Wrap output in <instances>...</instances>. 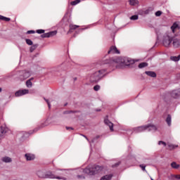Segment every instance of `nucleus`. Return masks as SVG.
<instances>
[{
  "mask_svg": "<svg viewBox=\"0 0 180 180\" xmlns=\"http://www.w3.org/2000/svg\"><path fill=\"white\" fill-rule=\"evenodd\" d=\"M90 147H92V143H90Z\"/></svg>",
  "mask_w": 180,
  "mask_h": 180,
  "instance_id": "nucleus-54",
  "label": "nucleus"
},
{
  "mask_svg": "<svg viewBox=\"0 0 180 180\" xmlns=\"http://www.w3.org/2000/svg\"><path fill=\"white\" fill-rule=\"evenodd\" d=\"M44 100L46 101V102L48 104V106L50 109V108H51V105L50 104V101H49L48 99H46V98H44Z\"/></svg>",
  "mask_w": 180,
  "mask_h": 180,
  "instance_id": "nucleus-45",
  "label": "nucleus"
},
{
  "mask_svg": "<svg viewBox=\"0 0 180 180\" xmlns=\"http://www.w3.org/2000/svg\"><path fill=\"white\" fill-rule=\"evenodd\" d=\"M99 89H101V86H99L98 84L94 86V91H99Z\"/></svg>",
  "mask_w": 180,
  "mask_h": 180,
  "instance_id": "nucleus-38",
  "label": "nucleus"
},
{
  "mask_svg": "<svg viewBox=\"0 0 180 180\" xmlns=\"http://www.w3.org/2000/svg\"><path fill=\"white\" fill-rule=\"evenodd\" d=\"M25 160H27V161H33V160L36 158L34 155L31 153H26L25 155Z\"/></svg>",
  "mask_w": 180,
  "mask_h": 180,
  "instance_id": "nucleus-14",
  "label": "nucleus"
},
{
  "mask_svg": "<svg viewBox=\"0 0 180 180\" xmlns=\"http://www.w3.org/2000/svg\"><path fill=\"white\" fill-rule=\"evenodd\" d=\"M77 178L84 179H85V176H81V175H77Z\"/></svg>",
  "mask_w": 180,
  "mask_h": 180,
  "instance_id": "nucleus-50",
  "label": "nucleus"
},
{
  "mask_svg": "<svg viewBox=\"0 0 180 180\" xmlns=\"http://www.w3.org/2000/svg\"><path fill=\"white\" fill-rule=\"evenodd\" d=\"M139 19V15H134L130 17L131 20H137Z\"/></svg>",
  "mask_w": 180,
  "mask_h": 180,
  "instance_id": "nucleus-36",
  "label": "nucleus"
},
{
  "mask_svg": "<svg viewBox=\"0 0 180 180\" xmlns=\"http://www.w3.org/2000/svg\"><path fill=\"white\" fill-rule=\"evenodd\" d=\"M0 92H2V88L0 87Z\"/></svg>",
  "mask_w": 180,
  "mask_h": 180,
  "instance_id": "nucleus-53",
  "label": "nucleus"
},
{
  "mask_svg": "<svg viewBox=\"0 0 180 180\" xmlns=\"http://www.w3.org/2000/svg\"><path fill=\"white\" fill-rule=\"evenodd\" d=\"M113 177V174H107L101 177V180H110Z\"/></svg>",
  "mask_w": 180,
  "mask_h": 180,
  "instance_id": "nucleus-19",
  "label": "nucleus"
},
{
  "mask_svg": "<svg viewBox=\"0 0 180 180\" xmlns=\"http://www.w3.org/2000/svg\"><path fill=\"white\" fill-rule=\"evenodd\" d=\"M158 146H162V147H167V143H165L162 141H160L158 142Z\"/></svg>",
  "mask_w": 180,
  "mask_h": 180,
  "instance_id": "nucleus-35",
  "label": "nucleus"
},
{
  "mask_svg": "<svg viewBox=\"0 0 180 180\" xmlns=\"http://www.w3.org/2000/svg\"><path fill=\"white\" fill-rule=\"evenodd\" d=\"M119 165H120V162L115 163L112 167V168H115V167H119Z\"/></svg>",
  "mask_w": 180,
  "mask_h": 180,
  "instance_id": "nucleus-46",
  "label": "nucleus"
},
{
  "mask_svg": "<svg viewBox=\"0 0 180 180\" xmlns=\"http://www.w3.org/2000/svg\"><path fill=\"white\" fill-rule=\"evenodd\" d=\"M20 79L25 81V79H27V78L32 75V72L29 70H22L20 72Z\"/></svg>",
  "mask_w": 180,
  "mask_h": 180,
  "instance_id": "nucleus-5",
  "label": "nucleus"
},
{
  "mask_svg": "<svg viewBox=\"0 0 180 180\" xmlns=\"http://www.w3.org/2000/svg\"><path fill=\"white\" fill-rule=\"evenodd\" d=\"M46 171L41 169L37 171V175L39 178L46 179Z\"/></svg>",
  "mask_w": 180,
  "mask_h": 180,
  "instance_id": "nucleus-12",
  "label": "nucleus"
},
{
  "mask_svg": "<svg viewBox=\"0 0 180 180\" xmlns=\"http://www.w3.org/2000/svg\"><path fill=\"white\" fill-rule=\"evenodd\" d=\"M158 38L160 37V36L158 35V34H157Z\"/></svg>",
  "mask_w": 180,
  "mask_h": 180,
  "instance_id": "nucleus-57",
  "label": "nucleus"
},
{
  "mask_svg": "<svg viewBox=\"0 0 180 180\" xmlns=\"http://www.w3.org/2000/svg\"><path fill=\"white\" fill-rule=\"evenodd\" d=\"M174 38L169 36V34H165L163 36L162 39V44L165 47H169L171 46V43H172V40Z\"/></svg>",
  "mask_w": 180,
  "mask_h": 180,
  "instance_id": "nucleus-3",
  "label": "nucleus"
},
{
  "mask_svg": "<svg viewBox=\"0 0 180 180\" xmlns=\"http://www.w3.org/2000/svg\"><path fill=\"white\" fill-rule=\"evenodd\" d=\"M3 20H4L5 22H9V20H11V18L4 17Z\"/></svg>",
  "mask_w": 180,
  "mask_h": 180,
  "instance_id": "nucleus-47",
  "label": "nucleus"
},
{
  "mask_svg": "<svg viewBox=\"0 0 180 180\" xmlns=\"http://www.w3.org/2000/svg\"><path fill=\"white\" fill-rule=\"evenodd\" d=\"M48 125H49V122H47V120H46L45 121L41 123V127H45V126H48Z\"/></svg>",
  "mask_w": 180,
  "mask_h": 180,
  "instance_id": "nucleus-34",
  "label": "nucleus"
},
{
  "mask_svg": "<svg viewBox=\"0 0 180 180\" xmlns=\"http://www.w3.org/2000/svg\"><path fill=\"white\" fill-rule=\"evenodd\" d=\"M37 33H38V34H42V33H44V30H37Z\"/></svg>",
  "mask_w": 180,
  "mask_h": 180,
  "instance_id": "nucleus-42",
  "label": "nucleus"
},
{
  "mask_svg": "<svg viewBox=\"0 0 180 180\" xmlns=\"http://www.w3.org/2000/svg\"><path fill=\"white\" fill-rule=\"evenodd\" d=\"M8 131H9V129L6 127V125H2L0 127V140L5 136V134H6V133H8Z\"/></svg>",
  "mask_w": 180,
  "mask_h": 180,
  "instance_id": "nucleus-6",
  "label": "nucleus"
},
{
  "mask_svg": "<svg viewBox=\"0 0 180 180\" xmlns=\"http://www.w3.org/2000/svg\"><path fill=\"white\" fill-rule=\"evenodd\" d=\"M172 168H174V169H178L179 168L180 165L179 164H176L175 162H172L171 163Z\"/></svg>",
  "mask_w": 180,
  "mask_h": 180,
  "instance_id": "nucleus-24",
  "label": "nucleus"
},
{
  "mask_svg": "<svg viewBox=\"0 0 180 180\" xmlns=\"http://www.w3.org/2000/svg\"><path fill=\"white\" fill-rule=\"evenodd\" d=\"M75 36H77V34H74V37H75Z\"/></svg>",
  "mask_w": 180,
  "mask_h": 180,
  "instance_id": "nucleus-56",
  "label": "nucleus"
},
{
  "mask_svg": "<svg viewBox=\"0 0 180 180\" xmlns=\"http://www.w3.org/2000/svg\"><path fill=\"white\" fill-rule=\"evenodd\" d=\"M39 45L38 44H34L32 45L30 48V53H33V51L35 49H37V46Z\"/></svg>",
  "mask_w": 180,
  "mask_h": 180,
  "instance_id": "nucleus-31",
  "label": "nucleus"
},
{
  "mask_svg": "<svg viewBox=\"0 0 180 180\" xmlns=\"http://www.w3.org/2000/svg\"><path fill=\"white\" fill-rule=\"evenodd\" d=\"M155 16H161L162 15V12L161 11H158L155 13Z\"/></svg>",
  "mask_w": 180,
  "mask_h": 180,
  "instance_id": "nucleus-40",
  "label": "nucleus"
},
{
  "mask_svg": "<svg viewBox=\"0 0 180 180\" xmlns=\"http://www.w3.org/2000/svg\"><path fill=\"white\" fill-rule=\"evenodd\" d=\"M41 37H42L43 39L49 38V32L42 34L41 35Z\"/></svg>",
  "mask_w": 180,
  "mask_h": 180,
  "instance_id": "nucleus-37",
  "label": "nucleus"
},
{
  "mask_svg": "<svg viewBox=\"0 0 180 180\" xmlns=\"http://www.w3.org/2000/svg\"><path fill=\"white\" fill-rule=\"evenodd\" d=\"M139 4V0H129V5L136 6Z\"/></svg>",
  "mask_w": 180,
  "mask_h": 180,
  "instance_id": "nucleus-22",
  "label": "nucleus"
},
{
  "mask_svg": "<svg viewBox=\"0 0 180 180\" xmlns=\"http://www.w3.org/2000/svg\"><path fill=\"white\" fill-rule=\"evenodd\" d=\"M69 172H70V170L63 169V170H60V171L57 170L56 172V174L57 175H63V176H67V175H68Z\"/></svg>",
  "mask_w": 180,
  "mask_h": 180,
  "instance_id": "nucleus-13",
  "label": "nucleus"
},
{
  "mask_svg": "<svg viewBox=\"0 0 180 180\" xmlns=\"http://www.w3.org/2000/svg\"><path fill=\"white\" fill-rule=\"evenodd\" d=\"M21 91V94L23 95H27V94H29V89H22V90H20Z\"/></svg>",
  "mask_w": 180,
  "mask_h": 180,
  "instance_id": "nucleus-33",
  "label": "nucleus"
},
{
  "mask_svg": "<svg viewBox=\"0 0 180 180\" xmlns=\"http://www.w3.org/2000/svg\"><path fill=\"white\" fill-rule=\"evenodd\" d=\"M32 79H33V78H31L26 82V86L27 88H32L33 85V84L32 83Z\"/></svg>",
  "mask_w": 180,
  "mask_h": 180,
  "instance_id": "nucleus-23",
  "label": "nucleus"
},
{
  "mask_svg": "<svg viewBox=\"0 0 180 180\" xmlns=\"http://www.w3.org/2000/svg\"><path fill=\"white\" fill-rule=\"evenodd\" d=\"M1 161L2 162H6V164H8L12 161V158L8 157V156H4L1 158Z\"/></svg>",
  "mask_w": 180,
  "mask_h": 180,
  "instance_id": "nucleus-18",
  "label": "nucleus"
},
{
  "mask_svg": "<svg viewBox=\"0 0 180 180\" xmlns=\"http://www.w3.org/2000/svg\"><path fill=\"white\" fill-rule=\"evenodd\" d=\"M68 113H74V111L70 110V111H65V112H64V114H65V115H67V114H68Z\"/></svg>",
  "mask_w": 180,
  "mask_h": 180,
  "instance_id": "nucleus-48",
  "label": "nucleus"
},
{
  "mask_svg": "<svg viewBox=\"0 0 180 180\" xmlns=\"http://www.w3.org/2000/svg\"><path fill=\"white\" fill-rule=\"evenodd\" d=\"M121 63H124L125 65H130L133 62L129 58H125L124 60H122L120 58H112L104 63H97L96 65L97 70L89 75V80L91 82H99V81L106 75L108 67H112L113 69L117 68L119 64H121Z\"/></svg>",
  "mask_w": 180,
  "mask_h": 180,
  "instance_id": "nucleus-1",
  "label": "nucleus"
},
{
  "mask_svg": "<svg viewBox=\"0 0 180 180\" xmlns=\"http://www.w3.org/2000/svg\"><path fill=\"white\" fill-rule=\"evenodd\" d=\"M148 12H150V11L149 10H146V11H145V13H148Z\"/></svg>",
  "mask_w": 180,
  "mask_h": 180,
  "instance_id": "nucleus-52",
  "label": "nucleus"
},
{
  "mask_svg": "<svg viewBox=\"0 0 180 180\" xmlns=\"http://www.w3.org/2000/svg\"><path fill=\"white\" fill-rule=\"evenodd\" d=\"M150 179H151V180H153L151 177H150Z\"/></svg>",
  "mask_w": 180,
  "mask_h": 180,
  "instance_id": "nucleus-58",
  "label": "nucleus"
},
{
  "mask_svg": "<svg viewBox=\"0 0 180 180\" xmlns=\"http://www.w3.org/2000/svg\"><path fill=\"white\" fill-rule=\"evenodd\" d=\"M146 130H148V131H157V127L155 125H154L153 124H148L147 125H146Z\"/></svg>",
  "mask_w": 180,
  "mask_h": 180,
  "instance_id": "nucleus-9",
  "label": "nucleus"
},
{
  "mask_svg": "<svg viewBox=\"0 0 180 180\" xmlns=\"http://www.w3.org/2000/svg\"><path fill=\"white\" fill-rule=\"evenodd\" d=\"M140 168H141L142 171H144L145 172H147V170H146V165H140Z\"/></svg>",
  "mask_w": 180,
  "mask_h": 180,
  "instance_id": "nucleus-41",
  "label": "nucleus"
},
{
  "mask_svg": "<svg viewBox=\"0 0 180 180\" xmlns=\"http://www.w3.org/2000/svg\"><path fill=\"white\" fill-rule=\"evenodd\" d=\"M35 32L34 30H28L27 32V34H34Z\"/></svg>",
  "mask_w": 180,
  "mask_h": 180,
  "instance_id": "nucleus-43",
  "label": "nucleus"
},
{
  "mask_svg": "<svg viewBox=\"0 0 180 180\" xmlns=\"http://www.w3.org/2000/svg\"><path fill=\"white\" fill-rule=\"evenodd\" d=\"M170 95L172 98H174V99H178L180 96V89H176V90H173L171 93Z\"/></svg>",
  "mask_w": 180,
  "mask_h": 180,
  "instance_id": "nucleus-8",
  "label": "nucleus"
},
{
  "mask_svg": "<svg viewBox=\"0 0 180 180\" xmlns=\"http://www.w3.org/2000/svg\"><path fill=\"white\" fill-rule=\"evenodd\" d=\"M172 45L174 47V49H178L180 47V39L178 38H173L172 39Z\"/></svg>",
  "mask_w": 180,
  "mask_h": 180,
  "instance_id": "nucleus-11",
  "label": "nucleus"
},
{
  "mask_svg": "<svg viewBox=\"0 0 180 180\" xmlns=\"http://www.w3.org/2000/svg\"><path fill=\"white\" fill-rule=\"evenodd\" d=\"M108 54H120V51L116 48V46H112L110 48L108 51Z\"/></svg>",
  "mask_w": 180,
  "mask_h": 180,
  "instance_id": "nucleus-10",
  "label": "nucleus"
},
{
  "mask_svg": "<svg viewBox=\"0 0 180 180\" xmlns=\"http://www.w3.org/2000/svg\"><path fill=\"white\" fill-rule=\"evenodd\" d=\"M45 179L67 180V177H64L61 176H56V174H54V173L50 171L46 172Z\"/></svg>",
  "mask_w": 180,
  "mask_h": 180,
  "instance_id": "nucleus-4",
  "label": "nucleus"
},
{
  "mask_svg": "<svg viewBox=\"0 0 180 180\" xmlns=\"http://www.w3.org/2000/svg\"><path fill=\"white\" fill-rule=\"evenodd\" d=\"M167 146L169 147V150H174V148H176L178 147V145H174L172 143H168Z\"/></svg>",
  "mask_w": 180,
  "mask_h": 180,
  "instance_id": "nucleus-25",
  "label": "nucleus"
},
{
  "mask_svg": "<svg viewBox=\"0 0 180 180\" xmlns=\"http://www.w3.org/2000/svg\"><path fill=\"white\" fill-rule=\"evenodd\" d=\"M80 2L81 0H75L70 3V5H72V6H75V5H78Z\"/></svg>",
  "mask_w": 180,
  "mask_h": 180,
  "instance_id": "nucleus-29",
  "label": "nucleus"
},
{
  "mask_svg": "<svg viewBox=\"0 0 180 180\" xmlns=\"http://www.w3.org/2000/svg\"><path fill=\"white\" fill-rule=\"evenodd\" d=\"M77 27H79V25H70V30L68 33H71L72 30H75Z\"/></svg>",
  "mask_w": 180,
  "mask_h": 180,
  "instance_id": "nucleus-20",
  "label": "nucleus"
},
{
  "mask_svg": "<svg viewBox=\"0 0 180 180\" xmlns=\"http://www.w3.org/2000/svg\"><path fill=\"white\" fill-rule=\"evenodd\" d=\"M84 137L85 139H86V140H88V138H86V136H84Z\"/></svg>",
  "mask_w": 180,
  "mask_h": 180,
  "instance_id": "nucleus-55",
  "label": "nucleus"
},
{
  "mask_svg": "<svg viewBox=\"0 0 180 180\" xmlns=\"http://www.w3.org/2000/svg\"><path fill=\"white\" fill-rule=\"evenodd\" d=\"M103 169L102 166L99 165H89L86 169H78L79 172H84V174H87V175H95V174H98Z\"/></svg>",
  "mask_w": 180,
  "mask_h": 180,
  "instance_id": "nucleus-2",
  "label": "nucleus"
},
{
  "mask_svg": "<svg viewBox=\"0 0 180 180\" xmlns=\"http://www.w3.org/2000/svg\"><path fill=\"white\" fill-rule=\"evenodd\" d=\"M104 123L108 127H109L110 131H113V123H112V122L109 121V120L105 118L104 120Z\"/></svg>",
  "mask_w": 180,
  "mask_h": 180,
  "instance_id": "nucleus-15",
  "label": "nucleus"
},
{
  "mask_svg": "<svg viewBox=\"0 0 180 180\" xmlns=\"http://www.w3.org/2000/svg\"><path fill=\"white\" fill-rule=\"evenodd\" d=\"M15 95V96H23V95L22 94V92L20 91V90L16 91Z\"/></svg>",
  "mask_w": 180,
  "mask_h": 180,
  "instance_id": "nucleus-39",
  "label": "nucleus"
},
{
  "mask_svg": "<svg viewBox=\"0 0 180 180\" xmlns=\"http://www.w3.org/2000/svg\"><path fill=\"white\" fill-rule=\"evenodd\" d=\"M170 59L172 60V61H179L180 55H179L178 56H171Z\"/></svg>",
  "mask_w": 180,
  "mask_h": 180,
  "instance_id": "nucleus-27",
  "label": "nucleus"
},
{
  "mask_svg": "<svg viewBox=\"0 0 180 180\" xmlns=\"http://www.w3.org/2000/svg\"><path fill=\"white\" fill-rule=\"evenodd\" d=\"M166 122L167 123L168 126H171L172 118H171V116L169 115H167V117L166 119Z\"/></svg>",
  "mask_w": 180,
  "mask_h": 180,
  "instance_id": "nucleus-28",
  "label": "nucleus"
},
{
  "mask_svg": "<svg viewBox=\"0 0 180 180\" xmlns=\"http://www.w3.org/2000/svg\"><path fill=\"white\" fill-rule=\"evenodd\" d=\"M171 29H172V32L175 33L176 30H179L180 27H179V25L176 22H174L172 25V26L171 27Z\"/></svg>",
  "mask_w": 180,
  "mask_h": 180,
  "instance_id": "nucleus-16",
  "label": "nucleus"
},
{
  "mask_svg": "<svg viewBox=\"0 0 180 180\" xmlns=\"http://www.w3.org/2000/svg\"><path fill=\"white\" fill-rule=\"evenodd\" d=\"M148 65V63H141L139 65V68H144L145 67H147Z\"/></svg>",
  "mask_w": 180,
  "mask_h": 180,
  "instance_id": "nucleus-30",
  "label": "nucleus"
},
{
  "mask_svg": "<svg viewBox=\"0 0 180 180\" xmlns=\"http://www.w3.org/2000/svg\"><path fill=\"white\" fill-rule=\"evenodd\" d=\"M146 130H147V127H146V125L134 127L133 129L134 133H142V131H146Z\"/></svg>",
  "mask_w": 180,
  "mask_h": 180,
  "instance_id": "nucleus-7",
  "label": "nucleus"
},
{
  "mask_svg": "<svg viewBox=\"0 0 180 180\" xmlns=\"http://www.w3.org/2000/svg\"><path fill=\"white\" fill-rule=\"evenodd\" d=\"M87 29L86 27L79 29L77 31H76V34H78L79 32H82V30H86Z\"/></svg>",
  "mask_w": 180,
  "mask_h": 180,
  "instance_id": "nucleus-44",
  "label": "nucleus"
},
{
  "mask_svg": "<svg viewBox=\"0 0 180 180\" xmlns=\"http://www.w3.org/2000/svg\"><path fill=\"white\" fill-rule=\"evenodd\" d=\"M66 129L67 130H74V128H72L71 127H66Z\"/></svg>",
  "mask_w": 180,
  "mask_h": 180,
  "instance_id": "nucleus-49",
  "label": "nucleus"
},
{
  "mask_svg": "<svg viewBox=\"0 0 180 180\" xmlns=\"http://www.w3.org/2000/svg\"><path fill=\"white\" fill-rule=\"evenodd\" d=\"M56 34H57V31H56V30L48 32L49 37H53L56 36Z\"/></svg>",
  "mask_w": 180,
  "mask_h": 180,
  "instance_id": "nucleus-26",
  "label": "nucleus"
},
{
  "mask_svg": "<svg viewBox=\"0 0 180 180\" xmlns=\"http://www.w3.org/2000/svg\"><path fill=\"white\" fill-rule=\"evenodd\" d=\"M25 41L28 46H33V41L32 39H26Z\"/></svg>",
  "mask_w": 180,
  "mask_h": 180,
  "instance_id": "nucleus-32",
  "label": "nucleus"
},
{
  "mask_svg": "<svg viewBox=\"0 0 180 180\" xmlns=\"http://www.w3.org/2000/svg\"><path fill=\"white\" fill-rule=\"evenodd\" d=\"M4 18H5V16L0 15V20H4Z\"/></svg>",
  "mask_w": 180,
  "mask_h": 180,
  "instance_id": "nucleus-51",
  "label": "nucleus"
},
{
  "mask_svg": "<svg viewBox=\"0 0 180 180\" xmlns=\"http://www.w3.org/2000/svg\"><path fill=\"white\" fill-rule=\"evenodd\" d=\"M145 74H146V75L148 77H151L152 78H155V77H157V74L153 71H146Z\"/></svg>",
  "mask_w": 180,
  "mask_h": 180,
  "instance_id": "nucleus-17",
  "label": "nucleus"
},
{
  "mask_svg": "<svg viewBox=\"0 0 180 180\" xmlns=\"http://www.w3.org/2000/svg\"><path fill=\"white\" fill-rule=\"evenodd\" d=\"M170 179H172V180H174V179L180 180V174H171L170 175Z\"/></svg>",
  "mask_w": 180,
  "mask_h": 180,
  "instance_id": "nucleus-21",
  "label": "nucleus"
}]
</instances>
